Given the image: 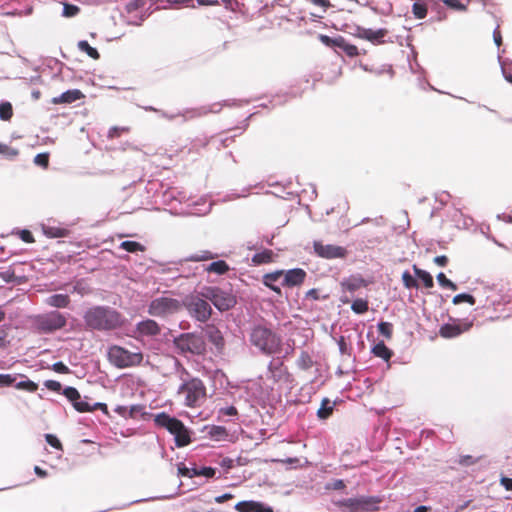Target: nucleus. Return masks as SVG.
<instances>
[{
    "label": "nucleus",
    "mask_w": 512,
    "mask_h": 512,
    "mask_svg": "<svg viewBox=\"0 0 512 512\" xmlns=\"http://www.w3.org/2000/svg\"><path fill=\"white\" fill-rule=\"evenodd\" d=\"M235 508L239 512H274L270 506L257 501H242Z\"/></svg>",
    "instance_id": "dca6fc26"
},
{
    "label": "nucleus",
    "mask_w": 512,
    "mask_h": 512,
    "mask_svg": "<svg viewBox=\"0 0 512 512\" xmlns=\"http://www.w3.org/2000/svg\"><path fill=\"white\" fill-rule=\"evenodd\" d=\"M45 386L51 390V391H54V392H60L61 388H62V385L60 382L58 381H55V380H47L45 382Z\"/></svg>",
    "instance_id": "052dcab7"
},
{
    "label": "nucleus",
    "mask_w": 512,
    "mask_h": 512,
    "mask_svg": "<svg viewBox=\"0 0 512 512\" xmlns=\"http://www.w3.org/2000/svg\"><path fill=\"white\" fill-rule=\"evenodd\" d=\"M145 5V0H131L126 4V10L131 13Z\"/></svg>",
    "instance_id": "603ef678"
},
{
    "label": "nucleus",
    "mask_w": 512,
    "mask_h": 512,
    "mask_svg": "<svg viewBox=\"0 0 512 512\" xmlns=\"http://www.w3.org/2000/svg\"><path fill=\"white\" fill-rule=\"evenodd\" d=\"M136 332L141 336L153 337L161 333V327L155 320L146 319L137 323Z\"/></svg>",
    "instance_id": "4468645a"
},
{
    "label": "nucleus",
    "mask_w": 512,
    "mask_h": 512,
    "mask_svg": "<svg viewBox=\"0 0 512 512\" xmlns=\"http://www.w3.org/2000/svg\"><path fill=\"white\" fill-rule=\"evenodd\" d=\"M15 387L20 390H26L28 392H35L38 389V385L31 381V380H25L18 382Z\"/></svg>",
    "instance_id": "79ce46f5"
},
{
    "label": "nucleus",
    "mask_w": 512,
    "mask_h": 512,
    "mask_svg": "<svg viewBox=\"0 0 512 512\" xmlns=\"http://www.w3.org/2000/svg\"><path fill=\"white\" fill-rule=\"evenodd\" d=\"M215 475V469L211 467H203L199 470V476H204L206 478H211Z\"/></svg>",
    "instance_id": "680f3d73"
},
{
    "label": "nucleus",
    "mask_w": 512,
    "mask_h": 512,
    "mask_svg": "<svg viewBox=\"0 0 512 512\" xmlns=\"http://www.w3.org/2000/svg\"><path fill=\"white\" fill-rule=\"evenodd\" d=\"M273 256H274V253H273L272 250L265 249V250H263V251H261L259 253H256L252 257V262L255 265L271 263L273 261Z\"/></svg>",
    "instance_id": "a878e982"
},
{
    "label": "nucleus",
    "mask_w": 512,
    "mask_h": 512,
    "mask_svg": "<svg viewBox=\"0 0 512 512\" xmlns=\"http://www.w3.org/2000/svg\"><path fill=\"white\" fill-rule=\"evenodd\" d=\"M283 276V271H275L272 273L265 274L263 277V283L265 286L276 292L277 294H281V289L279 286L274 285L277 280H279Z\"/></svg>",
    "instance_id": "aec40b11"
},
{
    "label": "nucleus",
    "mask_w": 512,
    "mask_h": 512,
    "mask_svg": "<svg viewBox=\"0 0 512 512\" xmlns=\"http://www.w3.org/2000/svg\"><path fill=\"white\" fill-rule=\"evenodd\" d=\"M52 369L60 374H68L70 372L69 368L63 362L54 363Z\"/></svg>",
    "instance_id": "bf43d9fd"
},
{
    "label": "nucleus",
    "mask_w": 512,
    "mask_h": 512,
    "mask_svg": "<svg viewBox=\"0 0 512 512\" xmlns=\"http://www.w3.org/2000/svg\"><path fill=\"white\" fill-rule=\"evenodd\" d=\"M80 12V8L73 4H64L63 15L66 17L76 16Z\"/></svg>",
    "instance_id": "de8ad7c7"
},
{
    "label": "nucleus",
    "mask_w": 512,
    "mask_h": 512,
    "mask_svg": "<svg viewBox=\"0 0 512 512\" xmlns=\"http://www.w3.org/2000/svg\"><path fill=\"white\" fill-rule=\"evenodd\" d=\"M333 412V405L330 400L324 398L321 402V407L317 411V416L320 419H327Z\"/></svg>",
    "instance_id": "cd10ccee"
},
{
    "label": "nucleus",
    "mask_w": 512,
    "mask_h": 512,
    "mask_svg": "<svg viewBox=\"0 0 512 512\" xmlns=\"http://www.w3.org/2000/svg\"><path fill=\"white\" fill-rule=\"evenodd\" d=\"M130 131V128L129 127H118V126H113L109 129L108 131V137L110 139H114V138H118L120 137L122 134L124 133H128Z\"/></svg>",
    "instance_id": "37998d69"
},
{
    "label": "nucleus",
    "mask_w": 512,
    "mask_h": 512,
    "mask_svg": "<svg viewBox=\"0 0 512 512\" xmlns=\"http://www.w3.org/2000/svg\"><path fill=\"white\" fill-rule=\"evenodd\" d=\"M493 38L495 44L500 47L502 45V35L500 31V27L497 26V28L493 31Z\"/></svg>",
    "instance_id": "0e129e2a"
},
{
    "label": "nucleus",
    "mask_w": 512,
    "mask_h": 512,
    "mask_svg": "<svg viewBox=\"0 0 512 512\" xmlns=\"http://www.w3.org/2000/svg\"><path fill=\"white\" fill-rule=\"evenodd\" d=\"M214 256L211 252L209 251H202L201 253H196V254H193L191 255L188 260L190 261H194V262H200V261H206V260H210V259H213Z\"/></svg>",
    "instance_id": "c03bdc74"
},
{
    "label": "nucleus",
    "mask_w": 512,
    "mask_h": 512,
    "mask_svg": "<svg viewBox=\"0 0 512 512\" xmlns=\"http://www.w3.org/2000/svg\"><path fill=\"white\" fill-rule=\"evenodd\" d=\"M78 48L94 60H98L100 58V54L97 49L90 46V44L85 40L78 42Z\"/></svg>",
    "instance_id": "c85d7f7f"
},
{
    "label": "nucleus",
    "mask_w": 512,
    "mask_h": 512,
    "mask_svg": "<svg viewBox=\"0 0 512 512\" xmlns=\"http://www.w3.org/2000/svg\"><path fill=\"white\" fill-rule=\"evenodd\" d=\"M84 98V94L78 89L68 90L52 99L53 104H70Z\"/></svg>",
    "instance_id": "f3484780"
},
{
    "label": "nucleus",
    "mask_w": 512,
    "mask_h": 512,
    "mask_svg": "<svg viewBox=\"0 0 512 512\" xmlns=\"http://www.w3.org/2000/svg\"><path fill=\"white\" fill-rule=\"evenodd\" d=\"M174 344L181 353L200 355L205 351L203 338L193 333L181 334L174 339Z\"/></svg>",
    "instance_id": "423d86ee"
},
{
    "label": "nucleus",
    "mask_w": 512,
    "mask_h": 512,
    "mask_svg": "<svg viewBox=\"0 0 512 512\" xmlns=\"http://www.w3.org/2000/svg\"><path fill=\"white\" fill-rule=\"evenodd\" d=\"M189 313L199 321H206L211 315V307L207 301L197 295H190L182 302Z\"/></svg>",
    "instance_id": "6e6552de"
},
{
    "label": "nucleus",
    "mask_w": 512,
    "mask_h": 512,
    "mask_svg": "<svg viewBox=\"0 0 512 512\" xmlns=\"http://www.w3.org/2000/svg\"><path fill=\"white\" fill-rule=\"evenodd\" d=\"M472 326V322H465L462 324L446 323L440 327L439 335L445 339L455 338L462 333L469 331Z\"/></svg>",
    "instance_id": "9b49d317"
},
{
    "label": "nucleus",
    "mask_w": 512,
    "mask_h": 512,
    "mask_svg": "<svg viewBox=\"0 0 512 512\" xmlns=\"http://www.w3.org/2000/svg\"><path fill=\"white\" fill-rule=\"evenodd\" d=\"M63 394L70 402H72V404H74L77 400H80L81 397L78 390L74 387H66L63 390Z\"/></svg>",
    "instance_id": "ea45409f"
},
{
    "label": "nucleus",
    "mask_w": 512,
    "mask_h": 512,
    "mask_svg": "<svg viewBox=\"0 0 512 512\" xmlns=\"http://www.w3.org/2000/svg\"><path fill=\"white\" fill-rule=\"evenodd\" d=\"M341 286L349 292H354L361 287H365L366 282L362 278L351 277L341 282Z\"/></svg>",
    "instance_id": "393cba45"
},
{
    "label": "nucleus",
    "mask_w": 512,
    "mask_h": 512,
    "mask_svg": "<svg viewBox=\"0 0 512 512\" xmlns=\"http://www.w3.org/2000/svg\"><path fill=\"white\" fill-rule=\"evenodd\" d=\"M154 422L158 427L164 428L172 433V431H176L177 427H179L178 424L181 421L175 417H171L165 412H161L155 415Z\"/></svg>",
    "instance_id": "2eb2a0df"
},
{
    "label": "nucleus",
    "mask_w": 512,
    "mask_h": 512,
    "mask_svg": "<svg viewBox=\"0 0 512 512\" xmlns=\"http://www.w3.org/2000/svg\"><path fill=\"white\" fill-rule=\"evenodd\" d=\"M226 9L244 14L245 4L243 0H226Z\"/></svg>",
    "instance_id": "e433bc0d"
},
{
    "label": "nucleus",
    "mask_w": 512,
    "mask_h": 512,
    "mask_svg": "<svg viewBox=\"0 0 512 512\" xmlns=\"http://www.w3.org/2000/svg\"><path fill=\"white\" fill-rule=\"evenodd\" d=\"M445 4L455 10L465 11L467 6L461 3L459 0H445Z\"/></svg>",
    "instance_id": "6e6d98bb"
},
{
    "label": "nucleus",
    "mask_w": 512,
    "mask_h": 512,
    "mask_svg": "<svg viewBox=\"0 0 512 512\" xmlns=\"http://www.w3.org/2000/svg\"><path fill=\"white\" fill-rule=\"evenodd\" d=\"M372 353L385 361H389L392 357V351L385 345L383 341L378 342L373 348Z\"/></svg>",
    "instance_id": "b1692460"
},
{
    "label": "nucleus",
    "mask_w": 512,
    "mask_h": 512,
    "mask_svg": "<svg viewBox=\"0 0 512 512\" xmlns=\"http://www.w3.org/2000/svg\"><path fill=\"white\" fill-rule=\"evenodd\" d=\"M251 343L264 354H275L280 350L281 339L271 329L265 326H255L250 334Z\"/></svg>",
    "instance_id": "f03ea898"
},
{
    "label": "nucleus",
    "mask_w": 512,
    "mask_h": 512,
    "mask_svg": "<svg viewBox=\"0 0 512 512\" xmlns=\"http://www.w3.org/2000/svg\"><path fill=\"white\" fill-rule=\"evenodd\" d=\"M178 393L184 395L186 406L195 407L205 397V387L201 380L192 379L182 384Z\"/></svg>",
    "instance_id": "0eeeda50"
},
{
    "label": "nucleus",
    "mask_w": 512,
    "mask_h": 512,
    "mask_svg": "<svg viewBox=\"0 0 512 512\" xmlns=\"http://www.w3.org/2000/svg\"><path fill=\"white\" fill-rule=\"evenodd\" d=\"M382 502L379 496H358L340 501V507L348 512H376Z\"/></svg>",
    "instance_id": "39448f33"
},
{
    "label": "nucleus",
    "mask_w": 512,
    "mask_h": 512,
    "mask_svg": "<svg viewBox=\"0 0 512 512\" xmlns=\"http://www.w3.org/2000/svg\"><path fill=\"white\" fill-rule=\"evenodd\" d=\"M434 263L440 267H445L448 263V258L445 255L436 256L434 258Z\"/></svg>",
    "instance_id": "69168bd1"
},
{
    "label": "nucleus",
    "mask_w": 512,
    "mask_h": 512,
    "mask_svg": "<svg viewBox=\"0 0 512 512\" xmlns=\"http://www.w3.org/2000/svg\"><path fill=\"white\" fill-rule=\"evenodd\" d=\"M283 285L287 287L300 286L306 277V272L303 269L296 268L286 272L283 271Z\"/></svg>",
    "instance_id": "ddd939ff"
},
{
    "label": "nucleus",
    "mask_w": 512,
    "mask_h": 512,
    "mask_svg": "<svg viewBox=\"0 0 512 512\" xmlns=\"http://www.w3.org/2000/svg\"><path fill=\"white\" fill-rule=\"evenodd\" d=\"M19 151L16 148L8 146L4 143H0V154L5 155L9 158L17 156Z\"/></svg>",
    "instance_id": "a18cd8bd"
},
{
    "label": "nucleus",
    "mask_w": 512,
    "mask_h": 512,
    "mask_svg": "<svg viewBox=\"0 0 512 512\" xmlns=\"http://www.w3.org/2000/svg\"><path fill=\"white\" fill-rule=\"evenodd\" d=\"M34 163L42 168L46 169L49 165V154L48 153H40L37 154L34 158Z\"/></svg>",
    "instance_id": "49530a36"
},
{
    "label": "nucleus",
    "mask_w": 512,
    "mask_h": 512,
    "mask_svg": "<svg viewBox=\"0 0 512 512\" xmlns=\"http://www.w3.org/2000/svg\"><path fill=\"white\" fill-rule=\"evenodd\" d=\"M336 48L341 49L349 57H356L359 55L357 46L348 43L345 38L340 35L338 36V44Z\"/></svg>",
    "instance_id": "4be33fe9"
},
{
    "label": "nucleus",
    "mask_w": 512,
    "mask_h": 512,
    "mask_svg": "<svg viewBox=\"0 0 512 512\" xmlns=\"http://www.w3.org/2000/svg\"><path fill=\"white\" fill-rule=\"evenodd\" d=\"M182 309V302L169 296H161L153 299L148 306V314L154 317L164 318L175 314Z\"/></svg>",
    "instance_id": "20e7f679"
},
{
    "label": "nucleus",
    "mask_w": 512,
    "mask_h": 512,
    "mask_svg": "<svg viewBox=\"0 0 512 512\" xmlns=\"http://www.w3.org/2000/svg\"><path fill=\"white\" fill-rule=\"evenodd\" d=\"M38 328L45 332H53L59 330L66 325V318L59 312H51L38 319Z\"/></svg>",
    "instance_id": "9d476101"
},
{
    "label": "nucleus",
    "mask_w": 512,
    "mask_h": 512,
    "mask_svg": "<svg viewBox=\"0 0 512 512\" xmlns=\"http://www.w3.org/2000/svg\"><path fill=\"white\" fill-rule=\"evenodd\" d=\"M368 301L358 298L352 302L351 309L357 314H364L368 311Z\"/></svg>",
    "instance_id": "72a5a7b5"
},
{
    "label": "nucleus",
    "mask_w": 512,
    "mask_h": 512,
    "mask_svg": "<svg viewBox=\"0 0 512 512\" xmlns=\"http://www.w3.org/2000/svg\"><path fill=\"white\" fill-rule=\"evenodd\" d=\"M402 281L407 289L418 288L417 280L408 271L403 272Z\"/></svg>",
    "instance_id": "58836bf2"
},
{
    "label": "nucleus",
    "mask_w": 512,
    "mask_h": 512,
    "mask_svg": "<svg viewBox=\"0 0 512 512\" xmlns=\"http://www.w3.org/2000/svg\"><path fill=\"white\" fill-rule=\"evenodd\" d=\"M415 275L423 282L426 288H432L434 286L433 277L425 270L420 269L417 265H413Z\"/></svg>",
    "instance_id": "bb28decb"
},
{
    "label": "nucleus",
    "mask_w": 512,
    "mask_h": 512,
    "mask_svg": "<svg viewBox=\"0 0 512 512\" xmlns=\"http://www.w3.org/2000/svg\"><path fill=\"white\" fill-rule=\"evenodd\" d=\"M144 410V406L142 405H132L129 407V416L128 418H136L138 415H142Z\"/></svg>",
    "instance_id": "13d9d810"
},
{
    "label": "nucleus",
    "mask_w": 512,
    "mask_h": 512,
    "mask_svg": "<svg viewBox=\"0 0 512 512\" xmlns=\"http://www.w3.org/2000/svg\"><path fill=\"white\" fill-rule=\"evenodd\" d=\"M94 410H101L104 414L108 415V407L105 403H95L92 406V411Z\"/></svg>",
    "instance_id": "774afa93"
},
{
    "label": "nucleus",
    "mask_w": 512,
    "mask_h": 512,
    "mask_svg": "<svg viewBox=\"0 0 512 512\" xmlns=\"http://www.w3.org/2000/svg\"><path fill=\"white\" fill-rule=\"evenodd\" d=\"M378 331L387 340H390L393 336V325L390 322H380L378 324Z\"/></svg>",
    "instance_id": "f704fd0d"
},
{
    "label": "nucleus",
    "mask_w": 512,
    "mask_h": 512,
    "mask_svg": "<svg viewBox=\"0 0 512 512\" xmlns=\"http://www.w3.org/2000/svg\"><path fill=\"white\" fill-rule=\"evenodd\" d=\"M13 117V107L10 102H3L0 104V119L9 121Z\"/></svg>",
    "instance_id": "473e14b6"
},
{
    "label": "nucleus",
    "mask_w": 512,
    "mask_h": 512,
    "mask_svg": "<svg viewBox=\"0 0 512 512\" xmlns=\"http://www.w3.org/2000/svg\"><path fill=\"white\" fill-rule=\"evenodd\" d=\"M387 34H388V30L384 29V28H381L378 30H372V29H367V28L358 26L356 28L355 36L360 39L367 40L373 44H382V43H384L383 38Z\"/></svg>",
    "instance_id": "f8f14e48"
},
{
    "label": "nucleus",
    "mask_w": 512,
    "mask_h": 512,
    "mask_svg": "<svg viewBox=\"0 0 512 512\" xmlns=\"http://www.w3.org/2000/svg\"><path fill=\"white\" fill-rule=\"evenodd\" d=\"M73 407L78 411V412H92V406L87 403L86 401L82 400L80 398V400H77L74 404H73Z\"/></svg>",
    "instance_id": "3c124183"
},
{
    "label": "nucleus",
    "mask_w": 512,
    "mask_h": 512,
    "mask_svg": "<svg viewBox=\"0 0 512 512\" xmlns=\"http://www.w3.org/2000/svg\"><path fill=\"white\" fill-rule=\"evenodd\" d=\"M412 12L415 18L423 19L427 15V6L425 3L415 2L412 6Z\"/></svg>",
    "instance_id": "c9c22d12"
},
{
    "label": "nucleus",
    "mask_w": 512,
    "mask_h": 512,
    "mask_svg": "<svg viewBox=\"0 0 512 512\" xmlns=\"http://www.w3.org/2000/svg\"><path fill=\"white\" fill-rule=\"evenodd\" d=\"M0 278L3 279L7 283L16 282L18 284L23 283V277H18L15 275V271L11 268L0 272Z\"/></svg>",
    "instance_id": "2f4dec72"
},
{
    "label": "nucleus",
    "mask_w": 512,
    "mask_h": 512,
    "mask_svg": "<svg viewBox=\"0 0 512 512\" xmlns=\"http://www.w3.org/2000/svg\"><path fill=\"white\" fill-rule=\"evenodd\" d=\"M319 40L324 44L326 45L327 47H331V48H336L337 47V44H338V36L337 37H334V38H331L327 35H324V34H320L318 36Z\"/></svg>",
    "instance_id": "8fccbe9b"
},
{
    "label": "nucleus",
    "mask_w": 512,
    "mask_h": 512,
    "mask_svg": "<svg viewBox=\"0 0 512 512\" xmlns=\"http://www.w3.org/2000/svg\"><path fill=\"white\" fill-rule=\"evenodd\" d=\"M178 426L180 427H177L176 431H172L171 433L175 437V444L177 447L187 446L191 442L190 433L182 421Z\"/></svg>",
    "instance_id": "a211bd4d"
},
{
    "label": "nucleus",
    "mask_w": 512,
    "mask_h": 512,
    "mask_svg": "<svg viewBox=\"0 0 512 512\" xmlns=\"http://www.w3.org/2000/svg\"><path fill=\"white\" fill-rule=\"evenodd\" d=\"M44 234L50 238H62L70 236V230L59 226H47L44 228Z\"/></svg>",
    "instance_id": "5701e85b"
},
{
    "label": "nucleus",
    "mask_w": 512,
    "mask_h": 512,
    "mask_svg": "<svg viewBox=\"0 0 512 512\" xmlns=\"http://www.w3.org/2000/svg\"><path fill=\"white\" fill-rule=\"evenodd\" d=\"M18 235L20 239L25 243H33L35 241L33 234L27 229L20 230Z\"/></svg>",
    "instance_id": "5fc2aeb1"
},
{
    "label": "nucleus",
    "mask_w": 512,
    "mask_h": 512,
    "mask_svg": "<svg viewBox=\"0 0 512 512\" xmlns=\"http://www.w3.org/2000/svg\"><path fill=\"white\" fill-rule=\"evenodd\" d=\"M207 271L208 272H215V273L220 274V275L224 274V260H219V261L211 263L207 267Z\"/></svg>",
    "instance_id": "09e8293b"
},
{
    "label": "nucleus",
    "mask_w": 512,
    "mask_h": 512,
    "mask_svg": "<svg viewBox=\"0 0 512 512\" xmlns=\"http://www.w3.org/2000/svg\"><path fill=\"white\" fill-rule=\"evenodd\" d=\"M129 407L127 406H122V405H118L115 407L114 411L119 414L120 416L124 417V418H128L129 416Z\"/></svg>",
    "instance_id": "e2e57ef3"
},
{
    "label": "nucleus",
    "mask_w": 512,
    "mask_h": 512,
    "mask_svg": "<svg viewBox=\"0 0 512 512\" xmlns=\"http://www.w3.org/2000/svg\"><path fill=\"white\" fill-rule=\"evenodd\" d=\"M108 359L114 366L126 368L140 365L143 361V354L141 352H130L123 347L114 345L108 350Z\"/></svg>",
    "instance_id": "7ed1b4c3"
},
{
    "label": "nucleus",
    "mask_w": 512,
    "mask_h": 512,
    "mask_svg": "<svg viewBox=\"0 0 512 512\" xmlns=\"http://www.w3.org/2000/svg\"><path fill=\"white\" fill-rule=\"evenodd\" d=\"M268 371L270 373V377L273 379L274 382L280 381L282 377L286 374L283 362L279 360L271 361L268 366Z\"/></svg>",
    "instance_id": "6ab92c4d"
},
{
    "label": "nucleus",
    "mask_w": 512,
    "mask_h": 512,
    "mask_svg": "<svg viewBox=\"0 0 512 512\" xmlns=\"http://www.w3.org/2000/svg\"><path fill=\"white\" fill-rule=\"evenodd\" d=\"M315 253L325 259L345 258L348 254L346 248L334 244H323L320 241H315L313 244Z\"/></svg>",
    "instance_id": "1a4fd4ad"
},
{
    "label": "nucleus",
    "mask_w": 512,
    "mask_h": 512,
    "mask_svg": "<svg viewBox=\"0 0 512 512\" xmlns=\"http://www.w3.org/2000/svg\"><path fill=\"white\" fill-rule=\"evenodd\" d=\"M84 321L91 329L113 330L123 325L124 318L115 309L95 306L86 311Z\"/></svg>",
    "instance_id": "f257e3e1"
},
{
    "label": "nucleus",
    "mask_w": 512,
    "mask_h": 512,
    "mask_svg": "<svg viewBox=\"0 0 512 512\" xmlns=\"http://www.w3.org/2000/svg\"><path fill=\"white\" fill-rule=\"evenodd\" d=\"M453 304L458 305L462 302H466L470 305H474L476 303V299L474 296L467 294V293H461L453 297L452 300Z\"/></svg>",
    "instance_id": "4c0bfd02"
},
{
    "label": "nucleus",
    "mask_w": 512,
    "mask_h": 512,
    "mask_svg": "<svg viewBox=\"0 0 512 512\" xmlns=\"http://www.w3.org/2000/svg\"><path fill=\"white\" fill-rule=\"evenodd\" d=\"M51 307L66 308L70 304V297L67 294H54L46 299Z\"/></svg>",
    "instance_id": "412c9836"
},
{
    "label": "nucleus",
    "mask_w": 512,
    "mask_h": 512,
    "mask_svg": "<svg viewBox=\"0 0 512 512\" xmlns=\"http://www.w3.org/2000/svg\"><path fill=\"white\" fill-rule=\"evenodd\" d=\"M120 248L130 253L144 252L146 249L144 245L136 241H124L120 244Z\"/></svg>",
    "instance_id": "c756f323"
},
{
    "label": "nucleus",
    "mask_w": 512,
    "mask_h": 512,
    "mask_svg": "<svg viewBox=\"0 0 512 512\" xmlns=\"http://www.w3.org/2000/svg\"><path fill=\"white\" fill-rule=\"evenodd\" d=\"M313 360L310 354L306 351L301 352L298 360L297 365L302 370H308L313 366Z\"/></svg>",
    "instance_id": "7c9ffc66"
},
{
    "label": "nucleus",
    "mask_w": 512,
    "mask_h": 512,
    "mask_svg": "<svg viewBox=\"0 0 512 512\" xmlns=\"http://www.w3.org/2000/svg\"><path fill=\"white\" fill-rule=\"evenodd\" d=\"M45 439L47 441V443L49 445H51L52 447L58 449V450H63V446L60 442V440L53 434H46L45 435Z\"/></svg>",
    "instance_id": "864d4df0"
},
{
    "label": "nucleus",
    "mask_w": 512,
    "mask_h": 512,
    "mask_svg": "<svg viewBox=\"0 0 512 512\" xmlns=\"http://www.w3.org/2000/svg\"><path fill=\"white\" fill-rule=\"evenodd\" d=\"M16 377L11 374H0V385L10 386L15 383Z\"/></svg>",
    "instance_id": "4d7b16f0"
},
{
    "label": "nucleus",
    "mask_w": 512,
    "mask_h": 512,
    "mask_svg": "<svg viewBox=\"0 0 512 512\" xmlns=\"http://www.w3.org/2000/svg\"><path fill=\"white\" fill-rule=\"evenodd\" d=\"M500 483L506 490L512 491V478L502 477Z\"/></svg>",
    "instance_id": "338daca9"
},
{
    "label": "nucleus",
    "mask_w": 512,
    "mask_h": 512,
    "mask_svg": "<svg viewBox=\"0 0 512 512\" xmlns=\"http://www.w3.org/2000/svg\"><path fill=\"white\" fill-rule=\"evenodd\" d=\"M437 280L442 287L448 288L453 291L457 290V285L451 280H449L444 273L440 272L437 275Z\"/></svg>",
    "instance_id": "a19ab883"
}]
</instances>
